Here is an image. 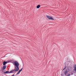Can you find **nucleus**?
Listing matches in <instances>:
<instances>
[{
    "label": "nucleus",
    "instance_id": "nucleus-9",
    "mask_svg": "<svg viewBox=\"0 0 76 76\" xmlns=\"http://www.w3.org/2000/svg\"><path fill=\"white\" fill-rule=\"evenodd\" d=\"M41 7V5H38L37 6V9H39V7Z\"/></svg>",
    "mask_w": 76,
    "mask_h": 76
},
{
    "label": "nucleus",
    "instance_id": "nucleus-11",
    "mask_svg": "<svg viewBox=\"0 0 76 76\" xmlns=\"http://www.w3.org/2000/svg\"><path fill=\"white\" fill-rule=\"evenodd\" d=\"M66 69V67L65 66V67L63 69V70H65V69Z\"/></svg>",
    "mask_w": 76,
    "mask_h": 76
},
{
    "label": "nucleus",
    "instance_id": "nucleus-3",
    "mask_svg": "<svg viewBox=\"0 0 76 76\" xmlns=\"http://www.w3.org/2000/svg\"><path fill=\"white\" fill-rule=\"evenodd\" d=\"M16 70V69H12L10 72H9L10 73H15V71Z\"/></svg>",
    "mask_w": 76,
    "mask_h": 76
},
{
    "label": "nucleus",
    "instance_id": "nucleus-10",
    "mask_svg": "<svg viewBox=\"0 0 76 76\" xmlns=\"http://www.w3.org/2000/svg\"><path fill=\"white\" fill-rule=\"evenodd\" d=\"M71 74H69L67 76H70V75H73V73H72V72H70Z\"/></svg>",
    "mask_w": 76,
    "mask_h": 76
},
{
    "label": "nucleus",
    "instance_id": "nucleus-2",
    "mask_svg": "<svg viewBox=\"0 0 76 76\" xmlns=\"http://www.w3.org/2000/svg\"><path fill=\"white\" fill-rule=\"evenodd\" d=\"M46 16L50 20H54V19L52 17H51L50 16H48V15H46Z\"/></svg>",
    "mask_w": 76,
    "mask_h": 76
},
{
    "label": "nucleus",
    "instance_id": "nucleus-8",
    "mask_svg": "<svg viewBox=\"0 0 76 76\" xmlns=\"http://www.w3.org/2000/svg\"><path fill=\"white\" fill-rule=\"evenodd\" d=\"M6 73H7V74L10 73L9 71H7L5 72H4V74H6Z\"/></svg>",
    "mask_w": 76,
    "mask_h": 76
},
{
    "label": "nucleus",
    "instance_id": "nucleus-6",
    "mask_svg": "<svg viewBox=\"0 0 76 76\" xmlns=\"http://www.w3.org/2000/svg\"><path fill=\"white\" fill-rule=\"evenodd\" d=\"M22 69H23V68H21V69L18 72V73H17L16 75H18V74H19V73H20V72H21V71H22Z\"/></svg>",
    "mask_w": 76,
    "mask_h": 76
},
{
    "label": "nucleus",
    "instance_id": "nucleus-1",
    "mask_svg": "<svg viewBox=\"0 0 76 76\" xmlns=\"http://www.w3.org/2000/svg\"><path fill=\"white\" fill-rule=\"evenodd\" d=\"M19 62H18L17 61H15V62L14 66H15V72H17V71H18L19 70Z\"/></svg>",
    "mask_w": 76,
    "mask_h": 76
},
{
    "label": "nucleus",
    "instance_id": "nucleus-12",
    "mask_svg": "<svg viewBox=\"0 0 76 76\" xmlns=\"http://www.w3.org/2000/svg\"><path fill=\"white\" fill-rule=\"evenodd\" d=\"M75 66H76V64H75Z\"/></svg>",
    "mask_w": 76,
    "mask_h": 76
},
{
    "label": "nucleus",
    "instance_id": "nucleus-13",
    "mask_svg": "<svg viewBox=\"0 0 76 76\" xmlns=\"http://www.w3.org/2000/svg\"><path fill=\"white\" fill-rule=\"evenodd\" d=\"M73 72V71H72V72Z\"/></svg>",
    "mask_w": 76,
    "mask_h": 76
},
{
    "label": "nucleus",
    "instance_id": "nucleus-7",
    "mask_svg": "<svg viewBox=\"0 0 76 76\" xmlns=\"http://www.w3.org/2000/svg\"><path fill=\"white\" fill-rule=\"evenodd\" d=\"M6 67H7V66L6 65L5 66H3L2 68V70H4V69H6Z\"/></svg>",
    "mask_w": 76,
    "mask_h": 76
},
{
    "label": "nucleus",
    "instance_id": "nucleus-5",
    "mask_svg": "<svg viewBox=\"0 0 76 76\" xmlns=\"http://www.w3.org/2000/svg\"><path fill=\"white\" fill-rule=\"evenodd\" d=\"M68 73V71L67 70H66L65 71H64V74L65 75H66Z\"/></svg>",
    "mask_w": 76,
    "mask_h": 76
},
{
    "label": "nucleus",
    "instance_id": "nucleus-4",
    "mask_svg": "<svg viewBox=\"0 0 76 76\" xmlns=\"http://www.w3.org/2000/svg\"><path fill=\"white\" fill-rule=\"evenodd\" d=\"M9 62V61H4L2 63H3V65H4V66H5V65H6V64H7V63H8V62Z\"/></svg>",
    "mask_w": 76,
    "mask_h": 76
}]
</instances>
